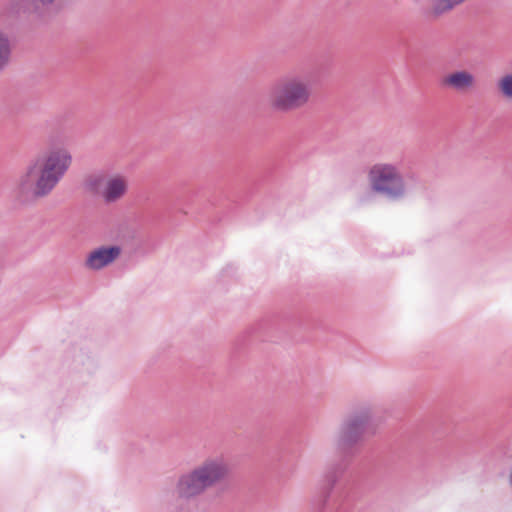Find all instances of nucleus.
Here are the masks:
<instances>
[{"mask_svg": "<svg viewBox=\"0 0 512 512\" xmlns=\"http://www.w3.org/2000/svg\"><path fill=\"white\" fill-rule=\"evenodd\" d=\"M72 163L64 147H53L29 162L16 184L18 197L42 198L51 193Z\"/></svg>", "mask_w": 512, "mask_h": 512, "instance_id": "f257e3e1", "label": "nucleus"}, {"mask_svg": "<svg viewBox=\"0 0 512 512\" xmlns=\"http://www.w3.org/2000/svg\"><path fill=\"white\" fill-rule=\"evenodd\" d=\"M228 473L229 467L223 457H208L179 476L176 493L183 500L195 499L224 481Z\"/></svg>", "mask_w": 512, "mask_h": 512, "instance_id": "f03ea898", "label": "nucleus"}, {"mask_svg": "<svg viewBox=\"0 0 512 512\" xmlns=\"http://www.w3.org/2000/svg\"><path fill=\"white\" fill-rule=\"evenodd\" d=\"M311 83L303 74H289L277 80L270 90L271 107L280 112L297 110L309 102Z\"/></svg>", "mask_w": 512, "mask_h": 512, "instance_id": "7ed1b4c3", "label": "nucleus"}, {"mask_svg": "<svg viewBox=\"0 0 512 512\" xmlns=\"http://www.w3.org/2000/svg\"><path fill=\"white\" fill-rule=\"evenodd\" d=\"M371 190L390 201H398L407 194L404 177L396 164L380 162L368 172Z\"/></svg>", "mask_w": 512, "mask_h": 512, "instance_id": "20e7f679", "label": "nucleus"}, {"mask_svg": "<svg viewBox=\"0 0 512 512\" xmlns=\"http://www.w3.org/2000/svg\"><path fill=\"white\" fill-rule=\"evenodd\" d=\"M370 407H363L351 413L340 425L335 438V447L346 453L359 443L372 419Z\"/></svg>", "mask_w": 512, "mask_h": 512, "instance_id": "39448f33", "label": "nucleus"}, {"mask_svg": "<svg viewBox=\"0 0 512 512\" xmlns=\"http://www.w3.org/2000/svg\"><path fill=\"white\" fill-rule=\"evenodd\" d=\"M84 186L89 192L99 195L105 203H114L126 194L128 181L125 176L120 174L108 177L99 172L89 175Z\"/></svg>", "mask_w": 512, "mask_h": 512, "instance_id": "423d86ee", "label": "nucleus"}, {"mask_svg": "<svg viewBox=\"0 0 512 512\" xmlns=\"http://www.w3.org/2000/svg\"><path fill=\"white\" fill-rule=\"evenodd\" d=\"M121 252L118 245L96 247L87 254L84 266L92 271L102 270L117 260Z\"/></svg>", "mask_w": 512, "mask_h": 512, "instance_id": "0eeeda50", "label": "nucleus"}, {"mask_svg": "<svg viewBox=\"0 0 512 512\" xmlns=\"http://www.w3.org/2000/svg\"><path fill=\"white\" fill-rule=\"evenodd\" d=\"M56 0H3L0 14H18L20 12H38L40 7L51 6Z\"/></svg>", "mask_w": 512, "mask_h": 512, "instance_id": "6e6552de", "label": "nucleus"}, {"mask_svg": "<svg viewBox=\"0 0 512 512\" xmlns=\"http://www.w3.org/2000/svg\"><path fill=\"white\" fill-rule=\"evenodd\" d=\"M476 79L472 73L466 70H457L442 79V84L457 92L468 91L474 87Z\"/></svg>", "mask_w": 512, "mask_h": 512, "instance_id": "1a4fd4ad", "label": "nucleus"}, {"mask_svg": "<svg viewBox=\"0 0 512 512\" xmlns=\"http://www.w3.org/2000/svg\"><path fill=\"white\" fill-rule=\"evenodd\" d=\"M11 40L9 34L0 30V73L8 66L11 58Z\"/></svg>", "mask_w": 512, "mask_h": 512, "instance_id": "9d476101", "label": "nucleus"}, {"mask_svg": "<svg viewBox=\"0 0 512 512\" xmlns=\"http://www.w3.org/2000/svg\"><path fill=\"white\" fill-rule=\"evenodd\" d=\"M463 1L464 0H430L431 12L434 16H440L452 10Z\"/></svg>", "mask_w": 512, "mask_h": 512, "instance_id": "9b49d317", "label": "nucleus"}, {"mask_svg": "<svg viewBox=\"0 0 512 512\" xmlns=\"http://www.w3.org/2000/svg\"><path fill=\"white\" fill-rule=\"evenodd\" d=\"M497 88L503 98L512 101V73L502 76L497 81Z\"/></svg>", "mask_w": 512, "mask_h": 512, "instance_id": "f8f14e48", "label": "nucleus"}, {"mask_svg": "<svg viewBox=\"0 0 512 512\" xmlns=\"http://www.w3.org/2000/svg\"><path fill=\"white\" fill-rule=\"evenodd\" d=\"M325 480L329 483L332 488L338 480V475L334 471H328L325 475Z\"/></svg>", "mask_w": 512, "mask_h": 512, "instance_id": "ddd939ff", "label": "nucleus"}]
</instances>
